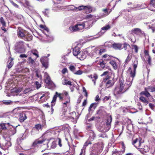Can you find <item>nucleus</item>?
<instances>
[{
	"mask_svg": "<svg viewBox=\"0 0 155 155\" xmlns=\"http://www.w3.org/2000/svg\"><path fill=\"white\" fill-rule=\"evenodd\" d=\"M91 141L89 140L88 139L86 141L84 144V146L81 149H83V153H85V148L86 147L88 146L89 144H92Z\"/></svg>",
	"mask_w": 155,
	"mask_h": 155,
	"instance_id": "a878e982",
	"label": "nucleus"
},
{
	"mask_svg": "<svg viewBox=\"0 0 155 155\" xmlns=\"http://www.w3.org/2000/svg\"><path fill=\"white\" fill-rule=\"evenodd\" d=\"M83 73V72L80 70H78V71H75V72H74V74H76V75H81V74Z\"/></svg>",
	"mask_w": 155,
	"mask_h": 155,
	"instance_id": "864d4df0",
	"label": "nucleus"
},
{
	"mask_svg": "<svg viewBox=\"0 0 155 155\" xmlns=\"http://www.w3.org/2000/svg\"><path fill=\"white\" fill-rule=\"evenodd\" d=\"M13 60L14 59L11 57H9L8 58V61H10L9 64H7V67L8 69L10 68L13 66L14 64Z\"/></svg>",
	"mask_w": 155,
	"mask_h": 155,
	"instance_id": "5701e85b",
	"label": "nucleus"
},
{
	"mask_svg": "<svg viewBox=\"0 0 155 155\" xmlns=\"http://www.w3.org/2000/svg\"><path fill=\"white\" fill-rule=\"evenodd\" d=\"M96 107V105L95 103H94L91 104L90 105L89 107V108L88 109V111L89 112H90L91 110H94L95 109Z\"/></svg>",
	"mask_w": 155,
	"mask_h": 155,
	"instance_id": "c85d7f7f",
	"label": "nucleus"
},
{
	"mask_svg": "<svg viewBox=\"0 0 155 155\" xmlns=\"http://www.w3.org/2000/svg\"><path fill=\"white\" fill-rule=\"evenodd\" d=\"M110 98V96H106L103 100L104 102H105V101H107Z\"/></svg>",
	"mask_w": 155,
	"mask_h": 155,
	"instance_id": "13d9d810",
	"label": "nucleus"
},
{
	"mask_svg": "<svg viewBox=\"0 0 155 155\" xmlns=\"http://www.w3.org/2000/svg\"><path fill=\"white\" fill-rule=\"evenodd\" d=\"M109 63L112 65L114 68L116 70L117 68V66L116 62L114 60L110 61Z\"/></svg>",
	"mask_w": 155,
	"mask_h": 155,
	"instance_id": "c756f323",
	"label": "nucleus"
},
{
	"mask_svg": "<svg viewBox=\"0 0 155 155\" xmlns=\"http://www.w3.org/2000/svg\"><path fill=\"white\" fill-rule=\"evenodd\" d=\"M51 139H48L43 138L41 140L37 139L33 142L32 146L35 147H38L41 146V144L45 141H47V145H48Z\"/></svg>",
	"mask_w": 155,
	"mask_h": 155,
	"instance_id": "20e7f679",
	"label": "nucleus"
},
{
	"mask_svg": "<svg viewBox=\"0 0 155 155\" xmlns=\"http://www.w3.org/2000/svg\"><path fill=\"white\" fill-rule=\"evenodd\" d=\"M32 39V35L27 32L25 34L24 38L23 39L26 41H31Z\"/></svg>",
	"mask_w": 155,
	"mask_h": 155,
	"instance_id": "4468645a",
	"label": "nucleus"
},
{
	"mask_svg": "<svg viewBox=\"0 0 155 155\" xmlns=\"http://www.w3.org/2000/svg\"><path fill=\"white\" fill-rule=\"evenodd\" d=\"M106 51V49L103 48L100 50L99 52V54L101 55L104 53Z\"/></svg>",
	"mask_w": 155,
	"mask_h": 155,
	"instance_id": "3c124183",
	"label": "nucleus"
},
{
	"mask_svg": "<svg viewBox=\"0 0 155 155\" xmlns=\"http://www.w3.org/2000/svg\"><path fill=\"white\" fill-rule=\"evenodd\" d=\"M45 81L48 85L53 86L54 84L51 81L50 77L48 75L45 79Z\"/></svg>",
	"mask_w": 155,
	"mask_h": 155,
	"instance_id": "dca6fc26",
	"label": "nucleus"
},
{
	"mask_svg": "<svg viewBox=\"0 0 155 155\" xmlns=\"http://www.w3.org/2000/svg\"><path fill=\"white\" fill-rule=\"evenodd\" d=\"M123 48H124L125 50H126L127 48V46H130L129 44L127 43L126 42L124 43L123 44Z\"/></svg>",
	"mask_w": 155,
	"mask_h": 155,
	"instance_id": "6e6d98bb",
	"label": "nucleus"
},
{
	"mask_svg": "<svg viewBox=\"0 0 155 155\" xmlns=\"http://www.w3.org/2000/svg\"><path fill=\"white\" fill-rule=\"evenodd\" d=\"M57 146V143L56 141H53L51 145V147L52 148H55Z\"/></svg>",
	"mask_w": 155,
	"mask_h": 155,
	"instance_id": "49530a36",
	"label": "nucleus"
},
{
	"mask_svg": "<svg viewBox=\"0 0 155 155\" xmlns=\"http://www.w3.org/2000/svg\"><path fill=\"white\" fill-rule=\"evenodd\" d=\"M62 84L64 85H69L72 86V82L71 81H68V79H64L62 81Z\"/></svg>",
	"mask_w": 155,
	"mask_h": 155,
	"instance_id": "393cba45",
	"label": "nucleus"
},
{
	"mask_svg": "<svg viewBox=\"0 0 155 155\" xmlns=\"http://www.w3.org/2000/svg\"><path fill=\"white\" fill-rule=\"evenodd\" d=\"M17 31L18 37L22 39L24 38V37L27 31L22 29L20 27L18 28Z\"/></svg>",
	"mask_w": 155,
	"mask_h": 155,
	"instance_id": "0eeeda50",
	"label": "nucleus"
},
{
	"mask_svg": "<svg viewBox=\"0 0 155 155\" xmlns=\"http://www.w3.org/2000/svg\"><path fill=\"white\" fill-rule=\"evenodd\" d=\"M10 2L14 6H15V7L16 8H18V5L17 4L15 3L12 0H10Z\"/></svg>",
	"mask_w": 155,
	"mask_h": 155,
	"instance_id": "4d7b16f0",
	"label": "nucleus"
},
{
	"mask_svg": "<svg viewBox=\"0 0 155 155\" xmlns=\"http://www.w3.org/2000/svg\"><path fill=\"white\" fill-rule=\"evenodd\" d=\"M105 112V111L104 110L101 109L97 110L96 114L98 115V116H97L96 118L99 119L101 118L104 115Z\"/></svg>",
	"mask_w": 155,
	"mask_h": 155,
	"instance_id": "2eb2a0df",
	"label": "nucleus"
},
{
	"mask_svg": "<svg viewBox=\"0 0 155 155\" xmlns=\"http://www.w3.org/2000/svg\"><path fill=\"white\" fill-rule=\"evenodd\" d=\"M144 53L146 56H148V57H149V56H150L149 54V52L147 50H145L144 51Z\"/></svg>",
	"mask_w": 155,
	"mask_h": 155,
	"instance_id": "338daca9",
	"label": "nucleus"
},
{
	"mask_svg": "<svg viewBox=\"0 0 155 155\" xmlns=\"http://www.w3.org/2000/svg\"><path fill=\"white\" fill-rule=\"evenodd\" d=\"M150 5H151L153 7H155V0H150L149 4L148 7Z\"/></svg>",
	"mask_w": 155,
	"mask_h": 155,
	"instance_id": "a18cd8bd",
	"label": "nucleus"
},
{
	"mask_svg": "<svg viewBox=\"0 0 155 155\" xmlns=\"http://www.w3.org/2000/svg\"><path fill=\"white\" fill-rule=\"evenodd\" d=\"M0 22L2 26H6V23L2 17L0 18Z\"/></svg>",
	"mask_w": 155,
	"mask_h": 155,
	"instance_id": "e433bc0d",
	"label": "nucleus"
},
{
	"mask_svg": "<svg viewBox=\"0 0 155 155\" xmlns=\"http://www.w3.org/2000/svg\"><path fill=\"white\" fill-rule=\"evenodd\" d=\"M44 14L45 15H47L49 13L48 10L47 9H45L44 12Z\"/></svg>",
	"mask_w": 155,
	"mask_h": 155,
	"instance_id": "e2e57ef3",
	"label": "nucleus"
},
{
	"mask_svg": "<svg viewBox=\"0 0 155 155\" xmlns=\"http://www.w3.org/2000/svg\"><path fill=\"white\" fill-rule=\"evenodd\" d=\"M102 59H104V60L106 62L109 61L110 60H111L112 58H114V57L111 55L105 54L102 56Z\"/></svg>",
	"mask_w": 155,
	"mask_h": 155,
	"instance_id": "aec40b11",
	"label": "nucleus"
},
{
	"mask_svg": "<svg viewBox=\"0 0 155 155\" xmlns=\"http://www.w3.org/2000/svg\"><path fill=\"white\" fill-rule=\"evenodd\" d=\"M120 81V86L115 88L114 94L116 95L122 94L127 90L128 88H125L124 86V81L121 80Z\"/></svg>",
	"mask_w": 155,
	"mask_h": 155,
	"instance_id": "f03ea898",
	"label": "nucleus"
},
{
	"mask_svg": "<svg viewBox=\"0 0 155 155\" xmlns=\"http://www.w3.org/2000/svg\"><path fill=\"white\" fill-rule=\"evenodd\" d=\"M62 74H65L66 73H68V70L66 68H64L61 71Z\"/></svg>",
	"mask_w": 155,
	"mask_h": 155,
	"instance_id": "5fc2aeb1",
	"label": "nucleus"
},
{
	"mask_svg": "<svg viewBox=\"0 0 155 155\" xmlns=\"http://www.w3.org/2000/svg\"><path fill=\"white\" fill-rule=\"evenodd\" d=\"M79 10H81L83 9H89V7L88 6H84L83 5H81L79 6L77 8Z\"/></svg>",
	"mask_w": 155,
	"mask_h": 155,
	"instance_id": "f704fd0d",
	"label": "nucleus"
},
{
	"mask_svg": "<svg viewBox=\"0 0 155 155\" xmlns=\"http://www.w3.org/2000/svg\"><path fill=\"white\" fill-rule=\"evenodd\" d=\"M32 91V90L30 88H27L24 90L23 91L24 94H26L27 93H30Z\"/></svg>",
	"mask_w": 155,
	"mask_h": 155,
	"instance_id": "37998d69",
	"label": "nucleus"
},
{
	"mask_svg": "<svg viewBox=\"0 0 155 155\" xmlns=\"http://www.w3.org/2000/svg\"><path fill=\"white\" fill-rule=\"evenodd\" d=\"M49 98V96L46 94H44L42 96L40 97L39 102L41 103L45 101H47Z\"/></svg>",
	"mask_w": 155,
	"mask_h": 155,
	"instance_id": "6ab92c4d",
	"label": "nucleus"
},
{
	"mask_svg": "<svg viewBox=\"0 0 155 155\" xmlns=\"http://www.w3.org/2000/svg\"><path fill=\"white\" fill-rule=\"evenodd\" d=\"M78 25L77 24L75 26H72L69 27V29L71 31L75 32L78 30Z\"/></svg>",
	"mask_w": 155,
	"mask_h": 155,
	"instance_id": "cd10ccee",
	"label": "nucleus"
},
{
	"mask_svg": "<svg viewBox=\"0 0 155 155\" xmlns=\"http://www.w3.org/2000/svg\"><path fill=\"white\" fill-rule=\"evenodd\" d=\"M71 115V117L73 119H75L77 118L76 113L75 111H73L70 114Z\"/></svg>",
	"mask_w": 155,
	"mask_h": 155,
	"instance_id": "4c0bfd02",
	"label": "nucleus"
},
{
	"mask_svg": "<svg viewBox=\"0 0 155 155\" xmlns=\"http://www.w3.org/2000/svg\"><path fill=\"white\" fill-rule=\"evenodd\" d=\"M44 126L43 124H36L35 125L33 129H36L37 130L39 131V130H42Z\"/></svg>",
	"mask_w": 155,
	"mask_h": 155,
	"instance_id": "412c9836",
	"label": "nucleus"
},
{
	"mask_svg": "<svg viewBox=\"0 0 155 155\" xmlns=\"http://www.w3.org/2000/svg\"><path fill=\"white\" fill-rule=\"evenodd\" d=\"M6 129L7 128L6 127L5 124L3 123L0 124V129L1 130H4Z\"/></svg>",
	"mask_w": 155,
	"mask_h": 155,
	"instance_id": "a19ab883",
	"label": "nucleus"
},
{
	"mask_svg": "<svg viewBox=\"0 0 155 155\" xmlns=\"http://www.w3.org/2000/svg\"><path fill=\"white\" fill-rule=\"evenodd\" d=\"M86 54L87 53H85V51H81L80 53L78 56L77 58H79L80 60H83L86 58L87 56Z\"/></svg>",
	"mask_w": 155,
	"mask_h": 155,
	"instance_id": "a211bd4d",
	"label": "nucleus"
},
{
	"mask_svg": "<svg viewBox=\"0 0 155 155\" xmlns=\"http://www.w3.org/2000/svg\"><path fill=\"white\" fill-rule=\"evenodd\" d=\"M114 84V81L112 80H108L105 83L106 88H108L112 87Z\"/></svg>",
	"mask_w": 155,
	"mask_h": 155,
	"instance_id": "9b49d317",
	"label": "nucleus"
},
{
	"mask_svg": "<svg viewBox=\"0 0 155 155\" xmlns=\"http://www.w3.org/2000/svg\"><path fill=\"white\" fill-rule=\"evenodd\" d=\"M27 118L26 114L24 112L20 113L19 115V121L21 122H23Z\"/></svg>",
	"mask_w": 155,
	"mask_h": 155,
	"instance_id": "1a4fd4ad",
	"label": "nucleus"
},
{
	"mask_svg": "<svg viewBox=\"0 0 155 155\" xmlns=\"http://www.w3.org/2000/svg\"><path fill=\"white\" fill-rule=\"evenodd\" d=\"M139 149L140 150V152L143 154H144L143 152L145 153H147L150 150L149 148L146 145L142 147L140 146V148Z\"/></svg>",
	"mask_w": 155,
	"mask_h": 155,
	"instance_id": "9d476101",
	"label": "nucleus"
},
{
	"mask_svg": "<svg viewBox=\"0 0 155 155\" xmlns=\"http://www.w3.org/2000/svg\"><path fill=\"white\" fill-rule=\"evenodd\" d=\"M132 143L136 148L139 149L140 148L141 145V140L140 138L133 139Z\"/></svg>",
	"mask_w": 155,
	"mask_h": 155,
	"instance_id": "6e6552de",
	"label": "nucleus"
},
{
	"mask_svg": "<svg viewBox=\"0 0 155 155\" xmlns=\"http://www.w3.org/2000/svg\"><path fill=\"white\" fill-rule=\"evenodd\" d=\"M87 104V99L84 100L83 102L82 106L83 107L85 106Z\"/></svg>",
	"mask_w": 155,
	"mask_h": 155,
	"instance_id": "0e129e2a",
	"label": "nucleus"
},
{
	"mask_svg": "<svg viewBox=\"0 0 155 155\" xmlns=\"http://www.w3.org/2000/svg\"><path fill=\"white\" fill-rule=\"evenodd\" d=\"M112 121V117L111 116H110L107 117L106 122V124L107 127H109V128H110L111 126V123Z\"/></svg>",
	"mask_w": 155,
	"mask_h": 155,
	"instance_id": "4be33fe9",
	"label": "nucleus"
},
{
	"mask_svg": "<svg viewBox=\"0 0 155 155\" xmlns=\"http://www.w3.org/2000/svg\"><path fill=\"white\" fill-rule=\"evenodd\" d=\"M25 42L22 41L16 42L15 46V50L16 52L21 53L25 51Z\"/></svg>",
	"mask_w": 155,
	"mask_h": 155,
	"instance_id": "7ed1b4c3",
	"label": "nucleus"
},
{
	"mask_svg": "<svg viewBox=\"0 0 155 155\" xmlns=\"http://www.w3.org/2000/svg\"><path fill=\"white\" fill-rule=\"evenodd\" d=\"M12 102L10 100H3L2 101L3 103L5 105H9Z\"/></svg>",
	"mask_w": 155,
	"mask_h": 155,
	"instance_id": "58836bf2",
	"label": "nucleus"
},
{
	"mask_svg": "<svg viewBox=\"0 0 155 155\" xmlns=\"http://www.w3.org/2000/svg\"><path fill=\"white\" fill-rule=\"evenodd\" d=\"M151 58L150 56H149V57H148V58L147 62H148V64L149 65L151 64Z\"/></svg>",
	"mask_w": 155,
	"mask_h": 155,
	"instance_id": "bf43d9fd",
	"label": "nucleus"
},
{
	"mask_svg": "<svg viewBox=\"0 0 155 155\" xmlns=\"http://www.w3.org/2000/svg\"><path fill=\"white\" fill-rule=\"evenodd\" d=\"M105 62L106 61L104 60V59H102V61L100 62V65L101 66L104 65L106 64V63H105Z\"/></svg>",
	"mask_w": 155,
	"mask_h": 155,
	"instance_id": "052dcab7",
	"label": "nucleus"
},
{
	"mask_svg": "<svg viewBox=\"0 0 155 155\" xmlns=\"http://www.w3.org/2000/svg\"><path fill=\"white\" fill-rule=\"evenodd\" d=\"M135 52L137 53L138 51V48L137 46L136 45H134Z\"/></svg>",
	"mask_w": 155,
	"mask_h": 155,
	"instance_id": "680f3d73",
	"label": "nucleus"
},
{
	"mask_svg": "<svg viewBox=\"0 0 155 155\" xmlns=\"http://www.w3.org/2000/svg\"><path fill=\"white\" fill-rule=\"evenodd\" d=\"M122 44L120 43H114L112 45V47L115 50H120L122 49Z\"/></svg>",
	"mask_w": 155,
	"mask_h": 155,
	"instance_id": "f8f14e48",
	"label": "nucleus"
},
{
	"mask_svg": "<svg viewBox=\"0 0 155 155\" xmlns=\"http://www.w3.org/2000/svg\"><path fill=\"white\" fill-rule=\"evenodd\" d=\"M6 27V26H2V27H1V29L3 31L5 32L7 31V29L5 28Z\"/></svg>",
	"mask_w": 155,
	"mask_h": 155,
	"instance_id": "69168bd1",
	"label": "nucleus"
},
{
	"mask_svg": "<svg viewBox=\"0 0 155 155\" xmlns=\"http://www.w3.org/2000/svg\"><path fill=\"white\" fill-rule=\"evenodd\" d=\"M90 77H91V78L92 79V81H93L94 84L95 83V81L98 78V76L96 74H94V75H91Z\"/></svg>",
	"mask_w": 155,
	"mask_h": 155,
	"instance_id": "72a5a7b5",
	"label": "nucleus"
},
{
	"mask_svg": "<svg viewBox=\"0 0 155 155\" xmlns=\"http://www.w3.org/2000/svg\"><path fill=\"white\" fill-rule=\"evenodd\" d=\"M69 69L73 73L75 72L76 68L75 66L73 65H70L69 67Z\"/></svg>",
	"mask_w": 155,
	"mask_h": 155,
	"instance_id": "c9c22d12",
	"label": "nucleus"
},
{
	"mask_svg": "<svg viewBox=\"0 0 155 155\" xmlns=\"http://www.w3.org/2000/svg\"><path fill=\"white\" fill-rule=\"evenodd\" d=\"M138 65V61L136 60H135L133 64V67L134 70L133 71H132L131 70V69L130 67L129 68V70H130V76L132 78V81L133 80L136 74V69Z\"/></svg>",
	"mask_w": 155,
	"mask_h": 155,
	"instance_id": "423d86ee",
	"label": "nucleus"
},
{
	"mask_svg": "<svg viewBox=\"0 0 155 155\" xmlns=\"http://www.w3.org/2000/svg\"><path fill=\"white\" fill-rule=\"evenodd\" d=\"M110 28V26L109 25H107L102 28V30L104 31L107 30Z\"/></svg>",
	"mask_w": 155,
	"mask_h": 155,
	"instance_id": "de8ad7c7",
	"label": "nucleus"
},
{
	"mask_svg": "<svg viewBox=\"0 0 155 155\" xmlns=\"http://www.w3.org/2000/svg\"><path fill=\"white\" fill-rule=\"evenodd\" d=\"M120 143L121 145L120 153H125V151L126 147L123 141L121 142Z\"/></svg>",
	"mask_w": 155,
	"mask_h": 155,
	"instance_id": "b1692460",
	"label": "nucleus"
},
{
	"mask_svg": "<svg viewBox=\"0 0 155 155\" xmlns=\"http://www.w3.org/2000/svg\"><path fill=\"white\" fill-rule=\"evenodd\" d=\"M35 85H36L37 89H39L41 86V84L38 81L35 82Z\"/></svg>",
	"mask_w": 155,
	"mask_h": 155,
	"instance_id": "603ef678",
	"label": "nucleus"
},
{
	"mask_svg": "<svg viewBox=\"0 0 155 155\" xmlns=\"http://www.w3.org/2000/svg\"><path fill=\"white\" fill-rule=\"evenodd\" d=\"M69 126L68 124H65L63 125L62 127V129L63 130L68 129Z\"/></svg>",
	"mask_w": 155,
	"mask_h": 155,
	"instance_id": "09e8293b",
	"label": "nucleus"
},
{
	"mask_svg": "<svg viewBox=\"0 0 155 155\" xmlns=\"http://www.w3.org/2000/svg\"><path fill=\"white\" fill-rule=\"evenodd\" d=\"M140 100L146 105L148 103V102L147 99L144 97L141 96L139 98Z\"/></svg>",
	"mask_w": 155,
	"mask_h": 155,
	"instance_id": "2f4dec72",
	"label": "nucleus"
},
{
	"mask_svg": "<svg viewBox=\"0 0 155 155\" xmlns=\"http://www.w3.org/2000/svg\"><path fill=\"white\" fill-rule=\"evenodd\" d=\"M39 27L47 31H49L48 28L45 25H40Z\"/></svg>",
	"mask_w": 155,
	"mask_h": 155,
	"instance_id": "79ce46f5",
	"label": "nucleus"
},
{
	"mask_svg": "<svg viewBox=\"0 0 155 155\" xmlns=\"http://www.w3.org/2000/svg\"><path fill=\"white\" fill-rule=\"evenodd\" d=\"M131 34L132 35H138L141 37H145L146 34L143 31L139 28H135L131 31Z\"/></svg>",
	"mask_w": 155,
	"mask_h": 155,
	"instance_id": "39448f33",
	"label": "nucleus"
},
{
	"mask_svg": "<svg viewBox=\"0 0 155 155\" xmlns=\"http://www.w3.org/2000/svg\"><path fill=\"white\" fill-rule=\"evenodd\" d=\"M56 141H58V144L60 147H61L62 146V141L60 138H58L56 140Z\"/></svg>",
	"mask_w": 155,
	"mask_h": 155,
	"instance_id": "ea45409f",
	"label": "nucleus"
},
{
	"mask_svg": "<svg viewBox=\"0 0 155 155\" xmlns=\"http://www.w3.org/2000/svg\"><path fill=\"white\" fill-rule=\"evenodd\" d=\"M141 95H144L147 97H149L150 96V94L148 91H142L140 93Z\"/></svg>",
	"mask_w": 155,
	"mask_h": 155,
	"instance_id": "7c9ffc66",
	"label": "nucleus"
},
{
	"mask_svg": "<svg viewBox=\"0 0 155 155\" xmlns=\"http://www.w3.org/2000/svg\"><path fill=\"white\" fill-rule=\"evenodd\" d=\"M88 135H89L88 139L91 141H93L96 137V134L92 130H91L89 132Z\"/></svg>",
	"mask_w": 155,
	"mask_h": 155,
	"instance_id": "ddd939ff",
	"label": "nucleus"
},
{
	"mask_svg": "<svg viewBox=\"0 0 155 155\" xmlns=\"http://www.w3.org/2000/svg\"><path fill=\"white\" fill-rule=\"evenodd\" d=\"M64 95H65L66 97L68 99L65 102L63 103V107L64 108V112H65L67 110V104L69 103L70 102V97L68 95L67 92L65 91H64L63 92L59 93L56 91L53 98V99L51 102H55L56 100L57 97H58L59 98V100L60 101H63V97Z\"/></svg>",
	"mask_w": 155,
	"mask_h": 155,
	"instance_id": "f257e3e1",
	"label": "nucleus"
},
{
	"mask_svg": "<svg viewBox=\"0 0 155 155\" xmlns=\"http://www.w3.org/2000/svg\"><path fill=\"white\" fill-rule=\"evenodd\" d=\"M131 59V57H130V56L129 54V55H128V56H127V57L126 58L125 60V64H127L130 61Z\"/></svg>",
	"mask_w": 155,
	"mask_h": 155,
	"instance_id": "8fccbe9b",
	"label": "nucleus"
},
{
	"mask_svg": "<svg viewBox=\"0 0 155 155\" xmlns=\"http://www.w3.org/2000/svg\"><path fill=\"white\" fill-rule=\"evenodd\" d=\"M78 30H81L84 28L85 25L84 23H83L82 24H78Z\"/></svg>",
	"mask_w": 155,
	"mask_h": 155,
	"instance_id": "473e14b6",
	"label": "nucleus"
},
{
	"mask_svg": "<svg viewBox=\"0 0 155 155\" xmlns=\"http://www.w3.org/2000/svg\"><path fill=\"white\" fill-rule=\"evenodd\" d=\"M132 81H133L132 80L131 81H128L127 80L126 83L124 84V87L125 88H128L127 90L129 89L130 86H131L132 84Z\"/></svg>",
	"mask_w": 155,
	"mask_h": 155,
	"instance_id": "bb28decb",
	"label": "nucleus"
},
{
	"mask_svg": "<svg viewBox=\"0 0 155 155\" xmlns=\"http://www.w3.org/2000/svg\"><path fill=\"white\" fill-rule=\"evenodd\" d=\"M147 89L151 92H155V87L150 86L147 87Z\"/></svg>",
	"mask_w": 155,
	"mask_h": 155,
	"instance_id": "c03bdc74",
	"label": "nucleus"
},
{
	"mask_svg": "<svg viewBox=\"0 0 155 155\" xmlns=\"http://www.w3.org/2000/svg\"><path fill=\"white\" fill-rule=\"evenodd\" d=\"M80 48L78 47H75L73 49V53L74 55L78 56L80 53Z\"/></svg>",
	"mask_w": 155,
	"mask_h": 155,
	"instance_id": "f3484780",
	"label": "nucleus"
},
{
	"mask_svg": "<svg viewBox=\"0 0 155 155\" xmlns=\"http://www.w3.org/2000/svg\"><path fill=\"white\" fill-rule=\"evenodd\" d=\"M93 17V15L91 14L87 15H86V17L87 19L92 18Z\"/></svg>",
	"mask_w": 155,
	"mask_h": 155,
	"instance_id": "774afa93",
	"label": "nucleus"
}]
</instances>
